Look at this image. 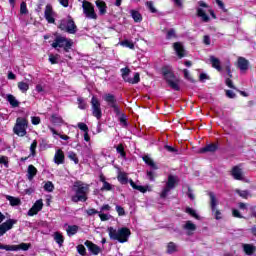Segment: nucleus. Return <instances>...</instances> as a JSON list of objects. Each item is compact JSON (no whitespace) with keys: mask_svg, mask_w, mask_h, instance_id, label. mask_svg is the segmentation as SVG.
<instances>
[{"mask_svg":"<svg viewBox=\"0 0 256 256\" xmlns=\"http://www.w3.org/2000/svg\"><path fill=\"white\" fill-rule=\"evenodd\" d=\"M73 191H75V195L72 196L73 203H79V201H87V193L89 192V185L76 181L73 185Z\"/></svg>","mask_w":256,"mask_h":256,"instance_id":"f257e3e1","label":"nucleus"},{"mask_svg":"<svg viewBox=\"0 0 256 256\" xmlns=\"http://www.w3.org/2000/svg\"><path fill=\"white\" fill-rule=\"evenodd\" d=\"M108 235L112 241H118L119 243H127L129 239V228L122 227L115 229L108 227Z\"/></svg>","mask_w":256,"mask_h":256,"instance_id":"f03ea898","label":"nucleus"},{"mask_svg":"<svg viewBox=\"0 0 256 256\" xmlns=\"http://www.w3.org/2000/svg\"><path fill=\"white\" fill-rule=\"evenodd\" d=\"M162 75L171 89H174V91H179V80L175 77L173 68H171V66H163Z\"/></svg>","mask_w":256,"mask_h":256,"instance_id":"7ed1b4c3","label":"nucleus"},{"mask_svg":"<svg viewBox=\"0 0 256 256\" xmlns=\"http://www.w3.org/2000/svg\"><path fill=\"white\" fill-rule=\"evenodd\" d=\"M178 183H179L178 176L171 175V174L168 175V180L166 181V184L160 193L161 199H165V197H167V195H169V193H171V191H173V189L177 187Z\"/></svg>","mask_w":256,"mask_h":256,"instance_id":"20e7f679","label":"nucleus"},{"mask_svg":"<svg viewBox=\"0 0 256 256\" xmlns=\"http://www.w3.org/2000/svg\"><path fill=\"white\" fill-rule=\"evenodd\" d=\"M52 47L57 49L58 47L64 49L66 53H69V49L73 47V40L65 38L63 36H57L52 43Z\"/></svg>","mask_w":256,"mask_h":256,"instance_id":"39448f33","label":"nucleus"},{"mask_svg":"<svg viewBox=\"0 0 256 256\" xmlns=\"http://www.w3.org/2000/svg\"><path fill=\"white\" fill-rule=\"evenodd\" d=\"M27 127H29V122L25 118L19 117L16 120L13 131L18 137H25L27 135Z\"/></svg>","mask_w":256,"mask_h":256,"instance_id":"423d86ee","label":"nucleus"},{"mask_svg":"<svg viewBox=\"0 0 256 256\" xmlns=\"http://www.w3.org/2000/svg\"><path fill=\"white\" fill-rule=\"evenodd\" d=\"M59 29H61V31H66V33H70L71 35L77 33V25H75V21H73V18L71 17L61 20Z\"/></svg>","mask_w":256,"mask_h":256,"instance_id":"0eeeda50","label":"nucleus"},{"mask_svg":"<svg viewBox=\"0 0 256 256\" xmlns=\"http://www.w3.org/2000/svg\"><path fill=\"white\" fill-rule=\"evenodd\" d=\"M82 9L85 17L87 19L97 20V12H95V6L89 1L82 2Z\"/></svg>","mask_w":256,"mask_h":256,"instance_id":"6e6552de","label":"nucleus"},{"mask_svg":"<svg viewBox=\"0 0 256 256\" xmlns=\"http://www.w3.org/2000/svg\"><path fill=\"white\" fill-rule=\"evenodd\" d=\"M31 244L21 243L19 245H7L0 243V249L4 251H29Z\"/></svg>","mask_w":256,"mask_h":256,"instance_id":"1a4fd4ad","label":"nucleus"},{"mask_svg":"<svg viewBox=\"0 0 256 256\" xmlns=\"http://www.w3.org/2000/svg\"><path fill=\"white\" fill-rule=\"evenodd\" d=\"M91 107H92V115L96 117V119H101L103 117V112L101 111V102L97 97L93 96L91 99Z\"/></svg>","mask_w":256,"mask_h":256,"instance_id":"9d476101","label":"nucleus"},{"mask_svg":"<svg viewBox=\"0 0 256 256\" xmlns=\"http://www.w3.org/2000/svg\"><path fill=\"white\" fill-rule=\"evenodd\" d=\"M13 225H17V220L8 219L6 222L0 224V237H3L7 231H11V229H13Z\"/></svg>","mask_w":256,"mask_h":256,"instance_id":"9b49d317","label":"nucleus"},{"mask_svg":"<svg viewBox=\"0 0 256 256\" xmlns=\"http://www.w3.org/2000/svg\"><path fill=\"white\" fill-rule=\"evenodd\" d=\"M210 197V205L213 212H215V218L221 219V211L217 210V197L215 196V193L209 192Z\"/></svg>","mask_w":256,"mask_h":256,"instance_id":"f8f14e48","label":"nucleus"},{"mask_svg":"<svg viewBox=\"0 0 256 256\" xmlns=\"http://www.w3.org/2000/svg\"><path fill=\"white\" fill-rule=\"evenodd\" d=\"M44 17L48 23H55V12L53 11V6L51 4L46 5Z\"/></svg>","mask_w":256,"mask_h":256,"instance_id":"ddd939ff","label":"nucleus"},{"mask_svg":"<svg viewBox=\"0 0 256 256\" xmlns=\"http://www.w3.org/2000/svg\"><path fill=\"white\" fill-rule=\"evenodd\" d=\"M43 209V199L37 200L34 205L30 208L28 211L29 217H33L34 215H37L39 211Z\"/></svg>","mask_w":256,"mask_h":256,"instance_id":"4468645a","label":"nucleus"},{"mask_svg":"<svg viewBox=\"0 0 256 256\" xmlns=\"http://www.w3.org/2000/svg\"><path fill=\"white\" fill-rule=\"evenodd\" d=\"M54 163L56 165H63V163H65V152H63V150H56L54 155Z\"/></svg>","mask_w":256,"mask_h":256,"instance_id":"2eb2a0df","label":"nucleus"},{"mask_svg":"<svg viewBox=\"0 0 256 256\" xmlns=\"http://www.w3.org/2000/svg\"><path fill=\"white\" fill-rule=\"evenodd\" d=\"M84 245L87 246L88 250L90 251V253L92 255H99V253H101V248L99 246H97L95 243L87 240Z\"/></svg>","mask_w":256,"mask_h":256,"instance_id":"dca6fc26","label":"nucleus"},{"mask_svg":"<svg viewBox=\"0 0 256 256\" xmlns=\"http://www.w3.org/2000/svg\"><path fill=\"white\" fill-rule=\"evenodd\" d=\"M238 68L242 73H245L249 69V60L245 57H238Z\"/></svg>","mask_w":256,"mask_h":256,"instance_id":"f3484780","label":"nucleus"},{"mask_svg":"<svg viewBox=\"0 0 256 256\" xmlns=\"http://www.w3.org/2000/svg\"><path fill=\"white\" fill-rule=\"evenodd\" d=\"M174 51H176V55L183 59L185 57V48H183V44L181 42H175L174 45Z\"/></svg>","mask_w":256,"mask_h":256,"instance_id":"a211bd4d","label":"nucleus"},{"mask_svg":"<svg viewBox=\"0 0 256 256\" xmlns=\"http://www.w3.org/2000/svg\"><path fill=\"white\" fill-rule=\"evenodd\" d=\"M210 63L214 69H217L219 73L223 72V67H221V60L215 56H210Z\"/></svg>","mask_w":256,"mask_h":256,"instance_id":"6ab92c4d","label":"nucleus"},{"mask_svg":"<svg viewBox=\"0 0 256 256\" xmlns=\"http://www.w3.org/2000/svg\"><path fill=\"white\" fill-rule=\"evenodd\" d=\"M231 175L237 181H243V171L238 166L232 168Z\"/></svg>","mask_w":256,"mask_h":256,"instance_id":"aec40b11","label":"nucleus"},{"mask_svg":"<svg viewBox=\"0 0 256 256\" xmlns=\"http://www.w3.org/2000/svg\"><path fill=\"white\" fill-rule=\"evenodd\" d=\"M129 183L131 187L136 189V191H140V193H147V191H151V188L149 186H142V185H137L133 180H129Z\"/></svg>","mask_w":256,"mask_h":256,"instance_id":"412c9836","label":"nucleus"},{"mask_svg":"<svg viewBox=\"0 0 256 256\" xmlns=\"http://www.w3.org/2000/svg\"><path fill=\"white\" fill-rule=\"evenodd\" d=\"M129 183L131 187L136 189V191H140V193H147V191H151V188L149 186H142V185H137L133 180H129Z\"/></svg>","mask_w":256,"mask_h":256,"instance_id":"4be33fe9","label":"nucleus"},{"mask_svg":"<svg viewBox=\"0 0 256 256\" xmlns=\"http://www.w3.org/2000/svg\"><path fill=\"white\" fill-rule=\"evenodd\" d=\"M96 7L99 15H105L107 13V4L103 0H96Z\"/></svg>","mask_w":256,"mask_h":256,"instance_id":"5701e85b","label":"nucleus"},{"mask_svg":"<svg viewBox=\"0 0 256 256\" xmlns=\"http://www.w3.org/2000/svg\"><path fill=\"white\" fill-rule=\"evenodd\" d=\"M101 183H103V186L101 187V191H113V185L111 183L107 182L105 177L103 175H100L99 177Z\"/></svg>","mask_w":256,"mask_h":256,"instance_id":"b1692460","label":"nucleus"},{"mask_svg":"<svg viewBox=\"0 0 256 256\" xmlns=\"http://www.w3.org/2000/svg\"><path fill=\"white\" fill-rule=\"evenodd\" d=\"M217 151V144H208L199 149V153H215Z\"/></svg>","mask_w":256,"mask_h":256,"instance_id":"393cba45","label":"nucleus"},{"mask_svg":"<svg viewBox=\"0 0 256 256\" xmlns=\"http://www.w3.org/2000/svg\"><path fill=\"white\" fill-rule=\"evenodd\" d=\"M35 175H37V168H35V166L33 165H29L27 170L28 181H33V179L35 178Z\"/></svg>","mask_w":256,"mask_h":256,"instance_id":"a878e982","label":"nucleus"},{"mask_svg":"<svg viewBox=\"0 0 256 256\" xmlns=\"http://www.w3.org/2000/svg\"><path fill=\"white\" fill-rule=\"evenodd\" d=\"M6 100L8 101V103L11 105V107L15 108V107H19L20 102L19 100H17V98H15V96H13L12 94H7L6 95Z\"/></svg>","mask_w":256,"mask_h":256,"instance_id":"bb28decb","label":"nucleus"},{"mask_svg":"<svg viewBox=\"0 0 256 256\" xmlns=\"http://www.w3.org/2000/svg\"><path fill=\"white\" fill-rule=\"evenodd\" d=\"M79 231V226L77 225H68L66 228V233L68 237H73V235H77V232Z\"/></svg>","mask_w":256,"mask_h":256,"instance_id":"cd10ccee","label":"nucleus"},{"mask_svg":"<svg viewBox=\"0 0 256 256\" xmlns=\"http://www.w3.org/2000/svg\"><path fill=\"white\" fill-rule=\"evenodd\" d=\"M5 197H6L7 201H9V203L12 207H17V206L21 205V199H19L17 197H13V196H9V195H6Z\"/></svg>","mask_w":256,"mask_h":256,"instance_id":"c85d7f7f","label":"nucleus"},{"mask_svg":"<svg viewBox=\"0 0 256 256\" xmlns=\"http://www.w3.org/2000/svg\"><path fill=\"white\" fill-rule=\"evenodd\" d=\"M242 247L246 255H253V252L256 251V247L253 244H243Z\"/></svg>","mask_w":256,"mask_h":256,"instance_id":"c756f323","label":"nucleus"},{"mask_svg":"<svg viewBox=\"0 0 256 256\" xmlns=\"http://www.w3.org/2000/svg\"><path fill=\"white\" fill-rule=\"evenodd\" d=\"M131 17L135 23H141V21H143V16L141 15V13L139 11L132 10Z\"/></svg>","mask_w":256,"mask_h":256,"instance_id":"7c9ffc66","label":"nucleus"},{"mask_svg":"<svg viewBox=\"0 0 256 256\" xmlns=\"http://www.w3.org/2000/svg\"><path fill=\"white\" fill-rule=\"evenodd\" d=\"M103 99L110 107H115V96L113 94H106L103 96Z\"/></svg>","mask_w":256,"mask_h":256,"instance_id":"2f4dec72","label":"nucleus"},{"mask_svg":"<svg viewBox=\"0 0 256 256\" xmlns=\"http://www.w3.org/2000/svg\"><path fill=\"white\" fill-rule=\"evenodd\" d=\"M50 121L53 123V125H63L65 123L63 118L57 114L52 115Z\"/></svg>","mask_w":256,"mask_h":256,"instance_id":"473e14b6","label":"nucleus"},{"mask_svg":"<svg viewBox=\"0 0 256 256\" xmlns=\"http://www.w3.org/2000/svg\"><path fill=\"white\" fill-rule=\"evenodd\" d=\"M143 161L146 163V165L151 167V169H154V170L158 169L157 164H155V161H153V159H151V157L146 155L143 157Z\"/></svg>","mask_w":256,"mask_h":256,"instance_id":"72a5a7b5","label":"nucleus"},{"mask_svg":"<svg viewBox=\"0 0 256 256\" xmlns=\"http://www.w3.org/2000/svg\"><path fill=\"white\" fill-rule=\"evenodd\" d=\"M54 241L59 244V247H62L65 241V238L63 237V234L61 232H55Z\"/></svg>","mask_w":256,"mask_h":256,"instance_id":"f704fd0d","label":"nucleus"},{"mask_svg":"<svg viewBox=\"0 0 256 256\" xmlns=\"http://www.w3.org/2000/svg\"><path fill=\"white\" fill-rule=\"evenodd\" d=\"M197 15L198 17H201L204 23H207L209 21V16L207 15V13H205V10H203L202 8L197 9Z\"/></svg>","mask_w":256,"mask_h":256,"instance_id":"c9c22d12","label":"nucleus"},{"mask_svg":"<svg viewBox=\"0 0 256 256\" xmlns=\"http://www.w3.org/2000/svg\"><path fill=\"white\" fill-rule=\"evenodd\" d=\"M118 181L122 185H127V182H128V180H127V173L119 171V173H118Z\"/></svg>","mask_w":256,"mask_h":256,"instance_id":"e433bc0d","label":"nucleus"},{"mask_svg":"<svg viewBox=\"0 0 256 256\" xmlns=\"http://www.w3.org/2000/svg\"><path fill=\"white\" fill-rule=\"evenodd\" d=\"M18 89L21 93H27L29 91V84L27 82H18Z\"/></svg>","mask_w":256,"mask_h":256,"instance_id":"4c0bfd02","label":"nucleus"},{"mask_svg":"<svg viewBox=\"0 0 256 256\" xmlns=\"http://www.w3.org/2000/svg\"><path fill=\"white\" fill-rule=\"evenodd\" d=\"M49 130L51 131V133H52L53 135H57L58 137H60V139H63V141H69V136L63 135V134H59V133L55 130V128L49 127Z\"/></svg>","mask_w":256,"mask_h":256,"instance_id":"58836bf2","label":"nucleus"},{"mask_svg":"<svg viewBox=\"0 0 256 256\" xmlns=\"http://www.w3.org/2000/svg\"><path fill=\"white\" fill-rule=\"evenodd\" d=\"M68 159H70V161H73L75 165H79V158L77 157V154L75 152L70 151L68 153Z\"/></svg>","mask_w":256,"mask_h":256,"instance_id":"ea45409f","label":"nucleus"},{"mask_svg":"<svg viewBox=\"0 0 256 256\" xmlns=\"http://www.w3.org/2000/svg\"><path fill=\"white\" fill-rule=\"evenodd\" d=\"M55 189V185H53V182L47 181L44 185V191H47L48 193H53Z\"/></svg>","mask_w":256,"mask_h":256,"instance_id":"a19ab883","label":"nucleus"},{"mask_svg":"<svg viewBox=\"0 0 256 256\" xmlns=\"http://www.w3.org/2000/svg\"><path fill=\"white\" fill-rule=\"evenodd\" d=\"M61 58V56L59 54H50L49 55V61L52 65H57V63H59V59Z\"/></svg>","mask_w":256,"mask_h":256,"instance_id":"79ce46f5","label":"nucleus"},{"mask_svg":"<svg viewBox=\"0 0 256 256\" xmlns=\"http://www.w3.org/2000/svg\"><path fill=\"white\" fill-rule=\"evenodd\" d=\"M184 229H186V231H195L197 226L193 222L187 221L184 225Z\"/></svg>","mask_w":256,"mask_h":256,"instance_id":"37998d69","label":"nucleus"},{"mask_svg":"<svg viewBox=\"0 0 256 256\" xmlns=\"http://www.w3.org/2000/svg\"><path fill=\"white\" fill-rule=\"evenodd\" d=\"M121 73L124 81H126V83H129V68L128 67L122 68Z\"/></svg>","mask_w":256,"mask_h":256,"instance_id":"c03bdc74","label":"nucleus"},{"mask_svg":"<svg viewBox=\"0 0 256 256\" xmlns=\"http://www.w3.org/2000/svg\"><path fill=\"white\" fill-rule=\"evenodd\" d=\"M175 251H177V245L173 242L168 243L167 253H169L171 255V254L175 253Z\"/></svg>","mask_w":256,"mask_h":256,"instance_id":"a18cd8bd","label":"nucleus"},{"mask_svg":"<svg viewBox=\"0 0 256 256\" xmlns=\"http://www.w3.org/2000/svg\"><path fill=\"white\" fill-rule=\"evenodd\" d=\"M235 193H237L239 197H242V199H247V197H249V191L247 190L236 189Z\"/></svg>","mask_w":256,"mask_h":256,"instance_id":"49530a36","label":"nucleus"},{"mask_svg":"<svg viewBox=\"0 0 256 256\" xmlns=\"http://www.w3.org/2000/svg\"><path fill=\"white\" fill-rule=\"evenodd\" d=\"M20 13L21 15H27L29 13V10L27 9V3L22 2L20 4Z\"/></svg>","mask_w":256,"mask_h":256,"instance_id":"de8ad7c7","label":"nucleus"},{"mask_svg":"<svg viewBox=\"0 0 256 256\" xmlns=\"http://www.w3.org/2000/svg\"><path fill=\"white\" fill-rule=\"evenodd\" d=\"M116 150H117V153H119L121 157H123V158L126 157V154H125V147H123V144H119V145L116 147Z\"/></svg>","mask_w":256,"mask_h":256,"instance_id":"09e8293b","label":"nucleus"},{"mask_svg":"<svg viewBox=\"0 0 256 256\" xmlns=\"http://www.w3.org/2000/svg\"><path fill=\"white\" fill-rule=\"evenodd\" d=\"M141 81L139 73H134V76L132 79L129 80V83H132L133 85L139 83Z\"/></svg>","mask_w":256,"mask_h":256,"instance_id":"8fccbe9b","label":"nucleus"},{"mask_svg":"<svg viewBox=\"0 0 256 256\" xmlns=\"http://www.w3.org/2000/svg\"><path fill=\"white\" fill-rule=\"evenodd\" d=\"M0 165H4V167L9 168V158L7 156L0 157Z\"/></svg>","mask_w":256,"mask_h":256,"instance_id":"3c124183","label":"nucleus"},{"mask_svg":"<svg viewBox=\"0 0 256 256\" xmlns=\"http://www.w3.org/2000/svg\"><path fill=\"white\" fill-rule=\"evenodd\" d=\"M78 107L79 109H87V101L83 98H78Z\"/></svg>","mask_w":256,"mask_h":256,"instance_id":"603ef678","label":"nucleus"},{"mask_svg":"<svg viewBox=\"0 0 256 256\" xmlns=\"http://www.w3.org/2000/svg\"><path fill=\"white\" fill-rule=\"evenodd\" d=\"M186 213H188V215H191V217H194V219H199V215L192 208H186Z\"/></svg>","mask_w":256,"mask_h":256,"instance_id":"864d4df0","label":"nucleus"},{"mask_svg":"<svg viewBox=\"0 0 256 256\" xmlns=\"http://www.w3.org/2000/svg\"><path fill=\"white\" fill-rule=\"evenodd\" d=\"M98 215H99L101 221H109V219H111L110 214H105L103 212H98Z\"/></svg>","mask_w":256,"mask_h":256,"instance_id":"5fc2aeb1","label":"nucleus"},{"mask_svg":"<svg viewBox=\"0 0 256 256\" xmlns=\"http://www.w3.org/2000/svg\"><path fill=\"white\" fill-rule=\"evenodd\" d=\"M37 149V140H34L30 146V152L33 157H35V151Z\"/></svg>","mask_w":256,"mask_h":256,"instance_id":"6e6d98bb","label":"nucleus"},{"mask_svg":"<svg viewBox=\"0 0 256 256\" xmlns=\"http://www.w3.org/2000/svg\"><path fill=\"white\" fill-rule=\"evenodd\" d=\"M78 128L80 129V131H84V133L89 132V127L83 122L78 123Z\"/></svg>","mask_w":256,"mask_h":256,"instance_id":"4d7b16f0","label":"nucleus"},{"mask_svg":"<svg viewBox=\"0 0 256 256\" xmlns=\"http://www.w3.org/2000/svg\"><path fill=\"white\" fill-rule=\"evenodd\" d=\"M175 37H177V34L175 33V29L168 30L166 39H173Z\"/></svg>","mask_w":256,"mask_h":256,"instance_id":"13d9d810","label":"nucleus"},{"mask_svg":"<svg viewBox=\"0 0 256 256\" xmlns=\"http://www.w3.org/2000/svg\"><path fill=\"white\" fill-rule=\"evenodd\" d=\"M77 251L79 255H82V256H85V254L87 253L85 246H83V244H80L77 246Z\"/></svg>","mask_w":256,"mask_h":256,"instance_id":"bf43d9fd","label":"nucleus"},{"mask_svg":"<svg viewBox=\"0 0 256 256\" xmlns=\"http://www.w3.org/2000/svg\"><path fill=\"white\" fill-rule=\"evenodd\" d=\"M146 7L149 9V11H151V13H157V9H155L153 2L151 1L146 2Z\"/></svg>","mask_w":256,"mask_h":256,"instance_id":"052dcab7","label":"nucleus"},{"mask_svg":"<svg viewBox=\"0 0 256 256\" xmlns=\"http://www.w3.org/2000/svg\"><path fill=\"white\" fill-rule=\"evenodd\" d=\"M116 211L119 217H123L125 215V208L119 205H116Z\"/></svg>","mask_w":256,"mask_h":256,"instance_id":"680f3d73","label":"nucleus"},{"mask_svg":"<svg viewBox=\"0 0 256 256\" xmlns=\"http://www.w3.org/2000/svg\"><path fill=\"white\" fill-rule=\"evenodd\" d=\"M31 123L32 125H39V123H41V118L39 116H32Z\"/></svg>","mask_w":256,"mask_h":256,"instance_id":"e2e57ef3","label":"nucleus"},{"mask_svg":"<svg viewBox=\"0 0 256 256\" xmlns=\"http://www.w3.org/2000/svg\"><path fill=\"white\" fill-rule=\"evenodd\" d=\"M215 1L217 3L218 7L220 9H222V11H224V13H227V10L225 9V4L223 3V1H221V0H215Z\"/></svg>","mask_w":256,"mask_h":256,"instance_id":"0e129e2a","label":"nucleus"},{"mask_svg":"<svg viewBox=\"0 0 256 256\" xmlns=\"http://www.w3.org/2000/svg\"><path fill=\"white\" fill-rule=\"evenodd\" d=\"M199 79L202 83H205V81H207L209 79V76L205 73H201L199 76Z\"/></svg>","mask_w":256,"mask_h":256,"instance_id":"69168bd1","label":"nucleus"},{"mask_svg":"<svg viewBox=\"0 0 256 256\" xmlns=\"http://www.w3.org/2000/svg\"><path fill=\"white\" fill-rule=\"evenodd\" d=\"M225 83H226L227 87H229L230 89H235V86L233 85V80L232 79L227 78Z\"/></svg>","mask_w":256,"mask_h":256,"instance_id":"338daca9","label":"nucleus"},{"mask_svg":"<svg viewBox=\"0 0 256 256\" xmlns=\"http://www.w3.org/2000/svg\"><path fill=\"white\" fill-rule=\"evenodd\" d=\"M249 209L251 211L252 217H255L256 219V206H250Z\"/></svg>","mask_w":256,"mask_h":256,"instance_id":"774afa93","label":"nucleus"}]
</instances>
